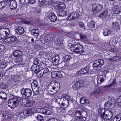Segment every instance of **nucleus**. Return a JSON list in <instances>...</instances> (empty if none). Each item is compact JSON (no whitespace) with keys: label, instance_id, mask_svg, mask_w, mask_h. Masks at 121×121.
Returning a JSON list of instances; mask_svg holds the SVG:
<instances>
[{"label":"nucleus","instance_id":"0eeeda50","mask_svg":"<svg viewBox=\"0 0 121 121\" xmlns=\"http://www.w3.org/2000/svg\"><path fill=\"white\" fill-rule=\"evenodd\" d=\"M36 111L38 112L42 113L44 115H49L51 114L52 113L51 111L48 109L42 108H37Z\"/></svg>","mask_w":121,"mask_h":121},{"label":"nucleus","instance_id":"f257e3e1","mask_svg":"<svg viewBox=\"0 0 121 121\" xmlns=\"http://www.w3.org/2000/svg\"><path fill=\"white\" fill-rule=\"evenodd\" d=\"M70 49L72 52L78 54H82L84 52L83 48L79 43H74L71 45Z\"/></svg>","mask_w":121,"mask_h":121},{"label":"nucleus","instance_id":"cd10ccee","mask_svg":"<svg viewBox=\"0 0 121 121\" xmlns=\"http://www.w3.org/2000/svg\"><path fill=\"white\" fill-rule=\"evenodd\" d=\"M23 28L21 26H18L16 28V32L17 33L20 35H22L24 32Z\"/></svg>","mask_w":121,"mask_h":121},{"label":"nucleus","instance_id":"a19ab883","mask_svg":"<svg viewBox=\"0 0 121 121\" xmlns=\"http://www.w3.org/2000/svg\"><path fill=\"white\" fill-rule=\"evenodd\" d=\"M0 97L6 101L7 97V95L4 92H3L2 93L0 92Z\"/></svg>","mask_w":121,"mask_h":121},{"label":"nucleus","instance_id":"13d9d810","mask_svg":"<svg viewBox=\"0 0 121 121\" xmlns=\"http://www.w3.org/2000/svg\"><path fill=\"white\" fill-rule=\"evenodd\" d=\"M81 86L80 85L78 82H77L73 86V87L75 88H78L80 86Z\"/></svg>","mask_w":121,"mask_h":121},{"label":"nucleus","instance_id":"de8ad7c7","mask_svg":"<svg viewBox=\"0 0 121 121\" xmlns=\"http://www.w3.org/2000/svg\"><path fill=\"white\" fill-rule=\"evenodd\" d=\"M60 64L62 65L63 67H64L68 66L69 65V63L68 61L63 60L62 61L60 62Z\"/></svg>","mask_w":121,"mask_h":121},{"label":"nucleus","instance_id":"c85d7f7f","mask_svg":"<svg viewBox=\"0 0 121 121\" xmlns=\"http://www.w3.org/2000/svg\"><path fill=\"white\" fill-rule=\"evenodd\" d=\"M47 90L48 92H51V94H54L56 92L53 88L52 85H49L48 86Z\"/></svg>","mask_w":121,"mask_h":121},{"label":"nucleus","instance_id":"f3484780","mask_svg":"<svg viewBox=\"0 0 121 121\" xmlns=\"http://www.w3.org/2000/svg\"><path fill=\"white\" fill-rule=\"evenodd\" d=\"M80 102L82 104H84L86 106L89 104V101L88 99H86L85 97H82L80 98Z\"/></svg>","mask_w":121,"mask_h":121},{"label":"nucleus","instance_id":"864d4df0","mask_svg":"<svg viewBox=\"0 0 121 121\" xmlns=\"http://www.w3.org/2000/svg\"><path fill=\"white\" fill-rule=\"evenodd\" d=\"M45 0H39V5L40 6H42L44 4Z\"/></svg>","mask_w":121,"mask_h":121},{"label":"nucleus","instance_id":"bb28decb","mask_svg":"<svg viewBox=\"0 0 121 121\" xmlns=\"http://www.w3.org/2000/svg\"><path fill=\"white\" fill-rule=\"evenodd\" d=\"M4 60V59L2 58L0 60V67L2 68H5L7 65V63Z\"/></svg>","mask_w":121,"mask_h":121},{"label":"nucleus","instance_id":"bf43d9fd","mask_svg":"<svg viewBox=\"0 0 121 121\" xmlns=\"http://www.w3.org/2000/svg\"><path fill=\"white\" fill-rule=\"evenodd\" d=\"M118 121H120L121 120V114L117 115L115 116Z\"/></svg>","mask_w":121,"mask_h":121},{"label":"nucleus","instance_id":"412c9836","mask_svg":"<svg viewBox=\"0 0 121 121\" xmlns=\"http://www.w3.org/2000/svg\"><path fill=\"white\" fill-rule=\"evenodd\" d=\"M108 11L106 9L100 14L98 16L99 17L101 18H104L107 17L108 14Z\"/></svg>","mask_w":121,"mask_h":121},{"label":"nucleus","instance_id":"9b49d317","mask_svg":"<svg viewBox=\"0 0 121 121\" xmlns=\"http://www.w3.org/2000/svg\"><path fill=\"white\" fill-rule=\"evenodd\" d=\"M112 11L115 14H119L121 12V7L117 5H114L112 8Z\"/></svg>","mask_w":121,"mask_h":121},{"label":"nucleus","instance_id":"a878e982","mask_svg":"<svg viewBox=\"0 0 121 121\" xmlns=\"http://www.w3.org/2000/svg\"><path fill=\"white\" fill-rule=\"evenodd\" d=\"M58 16L61 17H63L66 15V12L64 10H60L57 12Z\"/></svg>","mask_w":121,"mask_h":121},{"label":"nucleus","instance_id":"58836bf2","mask_svg":"<svg viewBox=\"0 0 121 121\" xmlns=\"http://www.w3.org/2000/svg\"><path fill=\"white\" fill-rule=\"evenodd\" d=\"M95 25V22L94 21H91L87 23V26L89 29L94 28Z\"/></svg>","mask_w":121,"mask_h":121},{"label":"nucleus","instance_id":"2eb2a0df","mask_svg":"<svg viewBox=\"0 0 121 121\" xmlns=\"http://www.w3.org/2000/svg\"><path fill=\"white\" fill-rule=\"evenodd\" d=\"M105 79V75H99V76H97V77L96 78V80L98 84H101L103 82Z\"/></svg>","mask_w":121,"mask_h":121},{"label":"nucleus","instance_id":"69168bd1","mask_svg":"<svg viewBox=\"0 0 121 121\" xmlns=\"http://www.w3.org/2000/svg\"><path fill=\"white\" fill-rule=\"evenodd\" d=\"M80 37L81 39L85 38L86 37V36L82 34L80 35Z\"/></svg>","mask_w":121,"mask_h":121},{"label":"nucleus","instance_id":"4d7b16f0","mask_svg":"<svg viewBox=\"0 0 121 121\" xmlns=\"http://www.w3.org/2000/svg\"><path fill=\"white\" fill-rule=\"evenodd\" d=\"M49 117H48L47 116H45L44 117V120H46V121H52V117L50 118Z\"/></svg>","mask_w":121,"mask_h":121},{"label":"nucleus","instance_id":"6e6d98bb","mask_svg":"<svg viewBox=\"0 0 121 121\" xmlns=\"http://www.w3.org/2000/svg\"><path fill=\"white\" fill-rule=\"evenodd\" d=\"M78 24L80 27L81 28H84V29H85V27H84V24L82 22H78Z\"/></svg>","mask_w":121,"mask_h":121},{"label":"nucleus","instance_id":"052dcab7","mask_svg":"<svg viewBox=\"0 0 121 121\" xmlns=\"http://www.w3.org/2000/svg\"><path fill=\"white\" fill-rule=\"evenodd\" d=\"M5 102V100L3 99L0 97V105H1L3 104Z\"/></svg>","mask_w":121,"mask_h":121},{"label":"nucleus","instance_id":"7ed1b4c3","mask_svg":"<svg viewBox=\"0 0 121 121\" xmlns=\"http://www.w3.org/2000/svg\"><path fill=\"white\" fill-rule=\"evenodd\" d=\"M104 63V61L102 59L95 60L93 63L92 67L94 69L100 70L102 68V65Z\"/></svg>","mask_w":121,"mask_h":121},{"label":"nucleus","instance_id":"a211bd4d","mask_svg":"<svg viewBox=\"0 0 121 121\" xmlns=\"http://www.w3.org/2000/svg\"><path fill=\"white\" fill-rule=\"evenodd\" d=\"M17 6L16 0H12L10 2V7L11 9L13 10L15 9Z\"/></svg>","mask_w":121,"mask_h":121},{"label":"nucleus","instance_id":"5701e85b","mask_svg":"<svg viewBox=\"0 0 121 121\" xmlns=\"http://www.w3.org/2000/svg\"><path fill=\"white\" fill-rule=\"evenodd\" d=\"M106 110H105L103 108H100L98 110V112L100 114L101 117V119L102 120H105L104 116H105L104 115L105 113Z\"/></svg>","mask_w":121,"mask_h":121},{"label":"nucleus","instance_id":"393cba45","mask_svg":"<svg viewBox=\"0 0 121 121\" xmlns=\"http://www.w3.org/2000/svg\"><path fill=\"white\" fill-rule=\"evenodd\" d=\"M49 71L48 69L47 68H41L39 71V75L40 77L42 76L44 74L47 73Z\"/></svg>","mask_w":121,"mask_h":121},{"label":"nucleus","instance_id":"7c9ffc66","mask_svg":"<svg viewBox=\"0 0 121 121\" xmlns=\"http://www.w3.org/2000/svg\"><path fill=\"white\" fill-rule=\"evenodd\" d=\"M24 116H31L32 115V111L31 109H29L24 111L23 112Z\"/></svg>","mask_w":121,"mask_h":121},{"label":"nucleus","instance_id":"dca6fc26","mask_svg":"<svg viewBox=\"0 0 121 121\" xmlns=\"http://www.w3.org/2000/svg\"><path fill=\"white\" fill-rule=\"evenodd\" d=\"M81 108H79L76 109L74 112L75 116L78 118H79L81 116Z\"/></svg>","mask_w":121,"mask_h":121},{"label":"nucleus","instance_id":"e2e57ef3","mask_svg":"<svg viewBox=\"0 0 121 121\" xmlns=\"http://www.w3.org/2000/svg\"><path fill=\"white\" fill-rule=\"evenodd\" d=\"M82 116H81L78 119H79L80 121H84L86 119V118Z\"/></svg>","mask_w":121,"mask_h":121},{"label":"nucleus","instance_id":"603ef678","mask_svg":"<svg viewBox=\"0 0 121 121\" xmlns=\"http://www.w3.org/2000/svg\"><path fill=\"white\" fill-rule=\"evenodd\" d=\"M102 93L101 91L99 89H98L96 91H95L94 92L95 95H96L100 94H101Z\"/></svg>","mask_w":121,"mask_h":121},{"label":"nucleus","instance_id":"6ab92c4d","mask_svg":"<svg viewBox=\"0 0 121 121\" xmlns=\"http://www.w3.org/2000/svg\"><path fill=\"white\" fill-rule=\"evenodd\" d=\"M30 33L33 36L36 37L39 35V31L38 29H34L30 31Z\"/></svg>","mask_w":121,"mask_h":121},{"label":"nucleus","instance_id":"6e6552de","mask_svg":"<svg viewBox=\"0 0 121 121\" xmlns=\"http://www.w3.org/2000/svg\"><path fill=\"white\" fill-rule=\"evenodd\" d=\"M89 67H86L84 68L80 69L77 72V73L78 74H89L91 73V71L89 70Z\"/></svg>","mask_w":121,"mask_h":121},{"label":"nucleus","instance_id":"ddd939ff","mask_svg":"<svg viewBox=\"0 0 121 121\" xmlns=\"http://www.w3.org/2000/svg\"><path fill=\"white\" fill-rule=\"evenodd\" d=\"M55 8L56 9H64L65 7V4L62 2H57L56 3Z\"/></svg>","mask_w":121,"mask_h":121},{"label":"nucleus","instance_id":"b1692460","mask_svg":"<svg viewBox=\"0 0 121 121\" xmlns=\"http://www.w3.org/2000/svg\"><path fill=\"white\" fill-rule=\"evenodd\" d=\"M23 55V52L19 50H17L13 52V56L14 57H17L22 56Z\"/></svg>","mask_w":121,"mask_h":121},{"label":"nucleus","instance_id":"0e129e2a","mask_svg":"<svg viewBox=\"0 0 121 121\" xmlns=\"http://www.w3.org/2000/svg\"><path fill=\"white\" fill-rule=\"evenodd\" d=\"M67 19L69 20H72L73 19L72 16H71V15L70 14L67 18Z\"/></svg>","mask_w":121,"mask_h":121},{"label":"nucleus","instance_id":"49530a36","mask_svg":"<svg viewBox=\"0 0 121 121\" xmlns=\"http://www.w3.org/2000/svg\"><path fill=\"white\" fill-rule=\"evenodd\" d=\"M71 58V57L70 55H67L65 56L63 58V60H65L69 62Z\"/></svg>","mask_w":121,"mask_h":121},{"label":"nucleus","instance_id":"e433bc0d","mask_svg":"<svg viewBox=\"0 0 121 121\" xmlns=\"http://www.w3.org/2000/svg\"><path fill=\"white\" fill-rule=\"evenodd\" d=\"M112 26L114 29L116 30H120V26L118 23L117 22H113Z\"/></svg>","mask_w":121,"mask_h":121},{"label":"nucleus","instance_id":"c9c22d12","mask_svg":"<svg viewBox=\"0 0 121 121\" xmlns=\"http://www.w3.org/2000/svg\"><path fill=\"white\" fill-rule=\"evenodd\" d=\"M64 101L62 102L61 105L63 106L64 108H66L67 107L68 104V101L66 98H63Z\"/></svg>","mask_w":121,"mask_h":121},{"label":"nucleus","instance_id":"473e14b6","mask_svg":"<svg viewBox=\"0 0 121 121\" xmlns=\"http://www.w3.org/2000/svg\"><path fill=\"white\" fill-rule=\"evenodd\" d=\"M103 33L105 36H108L111 34V31L109 29L105 28L104 29Z\"/></svg>","mask_w":121,"mask_h":121},{"label":"nucleus","instance_id":"c756f323","mask_svg":"<svg viewBox=\"0 0 121 121\" xmlns=\"http://www.w3.org/2000/svg\"><path fill=\"white\" fill-rule=\"evenodd\" d=\"M31 69L35 73L39 72L40 70L39 67L36 65H32Z\"/></svg>","mask_w":121,"mask_h":121},{"label":"nucleus","instance_id":"4468645a","mask_svg":"<svg viewBox=\"0 0 121 121\" xmlns=\"http://www.w3.org/2000/svg\"><path fill=\"white\" fill-rule=\"evenodd\" d=\"M60 58L59 55H56L52 58V61L55 65L60 64Z\"/></svg>","mask_w":121,"mask_h":121},{"label":"nucleus","instance_id":"39448f33","mask_svg":"<svg viewBox=\"0 0 121 121\" xmlns=\"http://www.w3.org/2000/svg\"><path fill=\"white\" fill-rule=\"evenodd\" d=\"M21 92L22 96L26 98L30 96L32 94L31 90L29 88H22L21 90Z\"/></svg>","mask_w":121,"mask_h":121},{"label":"nucleus","instance_id":"338daca9","mask_svg":"<svg viewBox=\"0 0 121 121\" xmlns=\"http://www.w3.org/2000/svg\"><path fill=\"white\" fill-rule=\"evenodd\" d=\"M121 102V96H120L117 100V102Z\"/></svg>","mask_w":121,"mask_h":121},{"label":"nucleus","instance_id":"423d86ee","mask_svg":"<svg viewBox=\"0 0 121 121\" xmlns=\"http://www.w3.org/2000/svg\"><path fill=\"white\" fill-rule=\"evenodd\" d=\"M31 87L34 93L36 95L38 94L39 91V88L38 86V83L36 80L34 81L32 83Z\"/></svg>","mask_w":121,"mask_h":121},{"label":"nucleus","instance_id":"79ce46f5","mask_svg":"<svg viewBox=\"0 0 121 121\" xmlns=\"http://www.w3.org/2000/svg\"><path fill=\"white\" fill-rule=\"evenodd\" d=\"M120 56L118 55H117L115 56H114L111 58V60L114 61L117 60H119L120 59Z\"/></svg>","mask_w":121,"mask_h":121},{"label":"nucleus","instance_id":"8fccbe9b","mask_svg":"<svg viewBox=\"0 0 121 121\" xmlns=\"http://www.w3.org/2000/svg\"><path fill=\"white\" fill-rule=\"evenodd\" d=\"M79 15L78 13L77 12L74 13L73 15L72 16L73 20L77 19L78 17H79Z\"/></svg>","mask_w":121,"mask_h":121},{"label":"nucleus","instance_id":"aec40b11","mask_svg":"<svg viewBox=\"0 0 121 121\" xmlns=\"http://www.w3.org/2000/svg\"><path fill=\"white\" fill-rule=\"evenodd\" d=\"M49 18L52 22L55 21L57 20L56 16L53 13H51L49 14Z\"/></svg>","mask_w":121,"mask_h":121},{"label":"nucleus","instance_id":"c03bdc74","mask_svg":"<svg viewBox=\"0 0 121 121\" xmlns=\"http://www.w3.org/2000/svg\"><path fill=\"white\" fill-rule=\"evenodd\" d=\"M81 111L82 112H81L82 116L85 117H86L87 116V112L82 108H81Z\"/></svg>","mask_w":121,"mask_h":121},{"label":"nucleus","instance_id":"4c0bfd02","mask_svg":"<svg viewBox=\"0 0 121 121\" xmlns=\"http://www.w3.org/2000/svg\"><path fill=\"white\" fill-rule=\"evenodd\" d=\"M55 37V36H54V35L51 34L50 35H48L47 38V39L48 41L50 42L53 41L54 39V38Z\"/></svg>","mask_w":121,"mask_h":121},{"label":"nucleus","instance_id":"1a4fd4ad","mask_svg":"<svg viewBox=\"0 0 121 121\" xmlns=\"http://www.w3.org/2000/svg\"><path fill=\"white\" fill-rule=\"evenodd\" d=\"M51 75L52 78H58L63 77L61 73L59 71L52 72L51 73Z\"/></svg>","mask_w":121,"mask_h":121},{"label":"nucleus","instance_id":"f03ea898","mask_svg":"<svg viewBox=\"0 0 121 121\" xmlns=\"http://www.w3.org/2000/svg\"><path fill=\"white\" fill-rule=\"evenodd\" d=\"M20 100V98L15 96L8 100V105L11 108L17 107L21 101Z\"/></svg>","mask_w":121,"mask_h":121},{"label":"nucleus","instance_id":"20e7f679","mask_svg":"<svg viewBox=\"0 0 121 121\" xmlns=\"http://www.w3.org/2000/svg\"><path fill=\"white\" fill-rule=\"evenodd\" d=\"M10 30L9 29L2 28L0 29V39H4L8 36L9 34Z\"/></svg>","mask_w":121,"mask_h":121},{"label":"nucleus","instance_id":"2f4dec72","mask_svg":"<svg viewBox=\"0 0 121 121\" xmlns=\"http://www.w3.org/2000/svg\"><path fill=\"white\" fill-rule=\"evenodd\" d=\"M53 88L56 92H57L59 90L60 87V84L59 83L55 82L52 85Z\"/></svg>","mask_w":121,"mask_h":121},{"label":"nucleus","instance_id":"09e8293b","mask_svg":"<svg viewBox=\"0 0 121 121\" xmlns=\"http://www.w3.org/2000/svg\"><path fill=\"white\" fill-rule=\"evenodd\" d=\"M113 104L112 103L108 101L106 102L104 104V106L107 107L108 108H111L112 105Z\"/></svg>","mask_w":121,"mask_h":121},{"label":"nucleus","instance_id":"5fc2aeb1","mask_svg":"<svg viewBox=\"0 0 121 121\" xmlns=\"http://www.w3.org/2000/svg\"><path fill=\"white\" fill-rule=\"evenodd\" d=\"M8 87L7 85L5 83H2L1 84L0 87L3 89H5L7 88Z\"/></svg>","mask_w":121,"mask_h":121},{"label":"nucleus","instance_id":"774afa93","mask_svg":"<svg viewBox=\"0 0 121 121\" xmlns=\"http://www.w3.org/2000/svg\"><path fill=\"white\" fill-rule=\"evenodd\" d=\"M78 82H79L80 85L83 84L84 82V81L82 80H80L78 81Z\"/></svg>","mask_w":121,"mask_h":121},{"label":"nucleus","instance_id":"ea45409f","mask_svg":"<svg viewBox=\"0 0 121 121\" xmlns=\"http://www.w3.org/2000/svg\"><path fill=\"white\" fill-rule=\"evenodd\" d=\"M8 2L5 0V1H3L0 2V8L1 9L5 7L7 4Z\"/></svg>","mask_w":121,"mask_h":121},{"label":"nucleus","instance_id":"9d476101","mask_svg":"<svg viewBox=\"0 0 121 121\" xmlns=\"http://www.w3.org/2000/svg\"><path fill=\"white\" fill-rule=\"evenodd\" d=\"M17 41V38L14 36L9 37L6 39V41L9 43L13 45L16 44Z\"/></svg>","mask_w":121,"mask_h":121},{"label":"nucleus","instance_id":"a18cd8bd","mask_svg":"<svg viewBox=\"0 0 121 121\" xmlns=\"http://www.w3.org/2000/svg\"><path fill=\"white\" fill-rule=\"evenodd\" d=\"M35 117L39 121H44V118H43V116L39 114L38 115L36 116Z\"/></svg>","mask_w":121,"mask_h":121},{"label":"nucleus","instance_id":"f8f14e48","mask_svg":"<svg viewBox=\"0 0 121 121\" xmlns=\"http://www.w3.org/2000/svg\"><path fill=\"white\" fill-rule=\"evenodd\" d=\"M105 112V113L104 115H105V116H104L105 120V119L109 120L111 119L113 116L112 111L110 110L106 109Z\"/></svg>","mask_w":121,"mask_h":121},{"label":"nucleus","instance_id":"37998d69","mask_svg":"<svg viewBox=\"0 0 121 121\" xmlns=\"http://www.w3.org/2000/svg\"><path fill=\"white\" fill-rule=\"evenodd\" d=\"M103 6L100 4L98 5L95 9V10L97 12H99L103 8Z\"/></svg>","mask_w":121,"mask_h":121},{"label":"nucleus","instance_id":"4be33fe9","mask_svg":"<svg viewBox=\"0 0 121 121\" xmlns=\"http://www.w3.org/2000/svg\"><path fill=\"white\" fill-rule=\"evenodd\" d=\"M35 103V102L32 99L27 100L25 106L29 107L32 106Z\"/></svg>","mask_w":121,"mask_h":121},{"label":"nucleus","instance_id":"f704fd0d","mask_svg":"<svg viewBox=\"0 0 121 121\" xmlns=\"http://www.w3.org/2000/svg\"><path fill=\"white\" fill-rule=\"evenodd\" d=\"M14 60L16 63L22 62L24 60L23 58V57L21 56L17 57L15 58Z\"/></svg>","mask_w":121,"mask_h":121},{"label":"nucleus","instance_id":"3c124183","mask_svg":"<svg viewBox=\"0 0 121 121\" xmlns=\"http://www.w3.org/2000/svg\"><path fill=\"white\" fill-rule=\"evenodd\" d=\"M108 102H111V103H112L113 104L114 102V99L111 96L109 97L108 98Z\"/></svg>","mask_w":121,"mask_h":121},{"label":"nucleus","instance_id":"680f3d73","mask_svg":"<svg viewBox=\"0 0 121 121\" xmlns=\"http://www.w3.org/2000/svg\"><path fill=\"white\" fill-rule=\"evenodd\" d=\"M39 61L38 59L36 58V59H35L34 61V63L35 64V65H37L39 63Z\"/></svg>","mask_w":121,"mask_h":121},{"label":"nucleus","instance_id":"72a5a7b5","mask_svg":"<svg viewBox=\"0 0 121 121\" xmlns=\"http://www.w3.org/2000/svg\"><path fill=\"white\" fill-rule=\"evenodd\" d=\"M62 42L61 41L60 38H57L55 39L54 43L57 46L59 47L61 46L62 45Z\"/></svg>","mask_w":121,"mask_h":121}]
</instances>
